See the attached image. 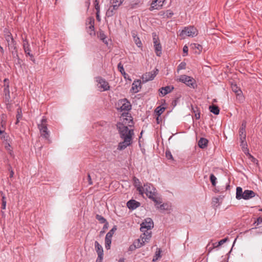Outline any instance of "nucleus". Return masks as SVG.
I'll return each mask as SVG.
<instances>
[{
	"mask_svg": "<svg viewBox=\"0 0 262 262\" xmlns=\"http://www.w3.org/2000/svg\"><path fill=\"white\" fill-rule=\"evenodd\" d=\"M140 231L143 233L140 235V238L144 239L145 241L148 242L151 237V231L150 230L154 227V222L151 218L147 217L145 219L140 225Z\"/></svg>",
	"mask_w": 262,
	"mask_h": 262,
	"instance_id": "obj_1",
	"label": "nucleus"
},
{
	"mask_svg": "<svg viewBox=\"0 0 262 262\" xmlns=\"http://www.w3.org/2000/svg\"><path fill=\"white\" fill-rule=\"evenodd\" d=\"M116 126L121 139L129 137L130 139H133V136L134 135L133 129H129L127 126L120 122L117 123Z\"/></svg>",
	"mask_w": 262,
	"mask_h": 262,
	"instance_id": "obj_2",
	"label": "nucleus"
},
{
	"mask_svg": "<svg viewBox=\"0 0 262 262\" xmlns=\"http://www.w3.org/2000/svg\"><path fill=\"white\" fill-rule=\"evenodd\" d=\"M256 195V193L251 190H245L243 191V189L241 187H237L236 191V198L237 200L244 199L249 200L254 198Z\"/></svg>",
	"mask_w": 262,
	"mask_h": 262,
	"instance_id": "obj_3",
	"label": "nucleus"
},
{
	"mask_svg": "<svg viewBox=\"0 0 262 262\" xmlns=\"http://www.w3.org/2000/svg\"><path fill=\"white\" fill-rule=\"evenodd\" d=\"M198 30L193 26L185 27L180 33V36L184 38L186 36L194 37L198 35Z\"/></svg>",
	"mask_w": 262,
	"mask_h": 262,
	"instance_id": "obj_4",
	"label": "nucleus"
},
{
	"mask_svg": "<svg viewBox=\"0 0 262 262\" xmlns=\"http://www.w3.org/2000/svg\"><path fill=\"white\" fill-rule=\"evenodd\" d=\"M179 80L190 88L195 89L197 87L195 80L190 76L186 75H181Z\"/></svg>",
	"mask_w": 262,
	"mask_h": 262,
	"instance_id": "obj_5",
	"label": "nucleus"
},
{
	"mask_svg": "<svg viewBox=\"0 0 262 262\" xmlns=\"http://www.w3.org/2000/svg\"><path fill=\"white\" fill-rule=\"evenodd\" d=\"M118 106L117 110L120 112L127 111L126 112H128L132 109V105L126 98L120 99L118 102Z\"/></svg>",
	"mask_w": 262,
	"mask_h": 262,
	"instance_id": "obj_6",
	"label": "nucleus"
},
{
	"mask_svg": "<svg viewBox=\"0 0 262 262\" xmlns=\"http://www.w3.org/2000/svg\"><path fill=\"white\" fill-rule=\"evenodd\" d=\"M152 37L155 53L157 56L160 57L162 55V46L159 37L156 33H153Z\"/></svg>",
	"mask_w": 262,
	"mask_h": 262,
	"instance_id": "obj_7",
	"label": "nucleus"
},
{
	"mask_svg": "<svg viewBox=\"0 0 262 262\" xmlns=\"http://www.w3.org/2000/svg\"><path fill=\"white\" fill-rule=\"evenodd\" d=\"M145 188V193L146 196L151 199L154 196H156L157 191L156 189L154 187L153 185L150 183H146L144 184Z\"/></svg>",
	"mask_w": 262,
	"mask_h": 262,
	"instance_id": "obj_8",
	"label": "nucleus"
},
{
	"mask_svg": "<svg viewBox=\"0 0 262 262\" xmlns=\"http://www.w3.org/2000/svg\"><path fill=\"white\" fill-rule=\"evenodd\" d=\"M121 117L123 119L122 123L127 124L129 127H132L134 126V123L133 121V118L130 113L124 112L122 113Z\"/></svg>",
	"mask_w": 262,
	"mask_h": 262,
	"instance_id": "obj_9",
	"label": "nucleus"
},
{
	"mask_svg": "<svg viewBox=\"0 0 262 262\" xmlns=\"http://www.w3.org/2000/svg\"><path fill=\"white\" fill-rule=\"evenodd\" d=\"M95 247L98 254V257L96 262H100L102 260L103 255V248L97 241L95 242Z\"/></svg>",
	"mask_w": 262,
	"mask_h": 262,
	"instance_id": "obj_10",
	"label": "nucleus"
},
{
	"mask_svg": "<svg viewBox=\"0 0 262 262\" xmlns=\"http://www.w3.org/2000/svg\"><path fill=\"white\" fill-rule=\"evenodd\" d=\"M123 141L118 144L117 149L122 150L126 148L127 146L132 144V139L129 137H126L125 139H123Z\"/></svg>",
	"mask_w": 262,
	"mask_h": 262,
	"instance_id": "obj_11",
	"label": "nucleus"
},
{
	"mask_svg": "<svg viewBox=\"0 0 262 262\" xmlns=\"http://www.w3.org/2000/svg\"><path fill=\"white\" fill-rule=\"evenodd\" d=\"M158 70L156 69V70H153L151 72L146 73L142 76L143 80L147 82L153 80L158 74Z\"/></svg>",
	"mask_w": 262,
	"mask_h": 262,
	"instance_id": "obj_12",
	"label": "nucleus"
},
{
	"mask_svg": "<svg viewBox=\"0 0 262 262\" xmlns=\"http://www.w3.org/2000/svg\"><path fill=\"white\" fill-rule=\"evenodd\" d=\"M40 135L41 137L44 138L46 140H48V142L50 143L51 142V140L49 139L50 135L49 132L48 130V128L47 126H40L38 127Z\"/></svg>",
	"mask_w": 262,
	"mask_h": 262,
	"instance_id": "obj_13",
	"label": "nucleus"
},
{
	"mask_svg": "<svg viewBox=\"0 0 262 262\" xmlns=\"http://www.w3.org/2000/svg\"><path fill=\"white\" fill-rule=\"evenodd\" d=\"M165 0H152L149 8L150 11H152L155 9H160L163 6Z\"/></svg>",
	"mask_w": 262,
	"mask_h": 262,
	"instance_id": "obj_14",
	"label": "nucleus"
},
{
	"mask_svg": "<svg viewBox=\"0 0 262 262\" xmlns=\"http://www.w3.org/2000/svg\"><path fill=\"white\" fill-rule=\"evenodd\" d=\"M97 81L100 84V87L103 88V91H107L110 89V87L108 83L101 77H98Z\"/></svg>",
	"mask_w": 262,
	"mask_h": 262,
	"instance_id": "obj_15",
	"label": "nucleus"
},
{
	"mask_svg": "<svg viewBox=\"0 0 262 262\" xmlns=\"http://www.w3.org/2000/svg\"><path fill=\"white\" fill-rule=\"evenodd\" d=\"M140 203L135 200H130L126 203L127 207L130 210H135L140 206Z\"/></svg>",
	"mask_w": 262,
	"mask_h": 262,
	"instance_id": "obj_16",
	"label": "nucleus"
},
{
	"mask_svg": "<svg viewBox=\"0 0 262 262\" xmlns=\"http://www.w3.org/2000/svg\"><path fill=\"white\" fill-rule=\"evenodd\" d=\"M118 8L119 7H117V4L111 6L106 12V16L107 17L113 16L116 13Z\"/></svg>",
	"mask_w": 262,
	"mask_h": 262,
	"instance_id": "obj_17",
	"label": "nucleus"
},
{
	"mask_svg": "<svg viewBox=\"0 0 262 262\" xmlns=\"http://www.w3.org/2000/svg\"><path fill=\"white\" fill-rule=\"evenodd\" d=\"M117 68L118 71L121 73V74L122 75L125 79L128 80L129 81H132V79L130 78L129 76L127 73H125L123 68V66L121 62H120L118 64Z\"/></svg>",
	"mask_w": 262,
	"mask_h": 262,
	"instance_id": "obj_18",
	"label": "nucleus"
},
{
	"mask_svg": "<svg viewBox=\"0 0 262 262\" xmlns=\"http://www.w3.org/2000/svg\"><path fill=\"white\" fill-rule=\"evenodd\" d=\"M174 89L173 86H166L165 87H162L159 89V92L161 94L162 96H164L166 94L170 93Z\"/></svg>",
	"mask_w": 262,
	"mask_h": 262,
	"instance_id": "obj_19",
	"label": "nucleus"
},
{
	"mask_svg": "<svg viewBox=\"0 0 262 262\" xmlns=\"http://www.w3.org/2000/svg\"><path fill=\"white\" fill-rule=\"evenodd\" d=\"M139 87L140 89L141 88L140 80H135L132 84V87L130 91H132L134 93H137L139 91V90L138 89Z\"/></svg>",
	"mask_w": 262,
	"mask_h": 262,
	"instance_id": "obj_20",
	"label": "nucleus"
},
{
	"mask_svg": "<svg viewBox=\"0 0 262 262\" xmlns=\"http://www.w3.org/2000/svg\"><path fill=\"white\" fill-rule=\"evenodd\" d=\"M220 246L219 245L218 242H215L214 243H209L206 246V250L208 251L207 256L210 253V252L215 249H216L220 247Z\"/></svg>",
	"mask_w": 262,
	"mask_h": 262,
	"instance_id": "obj_21",
	"label": "nucleus"
},
{
	"mask_svg": "<svg viewBox=\"0 0 262 262\" xmlns=\"http://www.w3.org/2000/svg\"><path fill=\"white\" fill-rule=\"evenodd\" d=\"M208 140L204 138H201L198 141V146L202 149H204L207 146Z\"/></svg>",
	"mask_w": 262,
	"mask_h": 262,
	"instance_id": "obj_22",
	"label": "nucleus"
},
{
	"mask_svg": "<svg viewBox=\"0 0 262 262\" xmlns=\"http://www.w3.org/2000/svg\"><path fill=\"white\" fill-rule=\"evenodd\" d=\"M192 112L194 114L195 119L198 120L200 118V108L197 106H194L193 105H191Z\"/></svg>",
	"mask_w": 262,
	"mask_h": 262,
	"instance_id": "obj_23",
	"label": "nucleus"
},
{
	"mask_svg": "<svg viewBox=\"0 0 262 262\" xmlns=\"http://www.w3.org/2000/svg\"><path fill=\"white\" fill-rule=\"evenodd\" d=\"M209 111L211 113H213L215 115H217L220 113V108L218 106L212 104L209 107Z\"/></svg>",
	"mask_w": 262,
	"mask_h": 262,
	"instance_id": "obj_24",
	"label": "nucleus"
},
{
	"mask_svg": "<svg viewBox=\"0 0 262 262\" xmlns=\"http://www.w3.org/2000/svg\"><path fill=\"white\" fill-rule=\"evenodd\" d=\"M231 88L233 92H234L237 96H239V97H243L242 95V91L236 84H232Z\"/></svg>",
	"mask_w": 262,
	"mask_h": 262,
	"instance_id": "obj_25",
	"label": "nucleus"
},
{
	"mask_svg": "<svg viewBox=\"0 0 262 262\" xmlns=\"http://www.w3.org/2000/svg\"><path fill=\"white\" fill-rule=\"evenodd\" d=\"M146 242L147 243L144 239L141 238L135 240L134 244L136 245L137 248H139L143 246Z\"/></svg>",
	"mask_w": 262,
	"mask_h": 262,
	"instance_id": "obj_26",
	"label": "nucleus"
},
{
	"mask_svg": "<svg viewBox=\"0 0 262 262\" xmlns=\"http://www.w3.org/2000/svg\"><path fill=\"white\" fill-rule=\"evenodd\" d=\"M165 109V107H162L161 106H159L157 107L156 108L155 110V113L156 114V115L158 116V117H160L161 115L164 112Z\"/></svg>",
	"mask_w": 262,
	"mask_h": 262,
	"instance_id": "obj_27",
	"label": "nucleus"
},
{
	"mask_svg": "<svg viewBox=\"0 0 262 262\" xmlns=\"http://www.w3.org/2000/svg\"><path fill=\"white\" fill-rule=\"evenodd\" d=\"M191 46L192 47V48L193 49H196L198 50V51H195V53H198V54H200L201 52H202V49H203V47L202 46L200 45V44H198V43H192L191 45Z\"/></svg>",
	"mask_w": 262,
	"mask_h": 262,
	"instance_id": "obj_28",
	"label": "nucleus"
},
{
	"mask_svg": "<svg viewBox=\"0 0 262 262\" xmlns=\"http://www.w3.org/2000/svg\"><path fill=\"white\" fill-rule=\"evenodd\" d=\"M87 32L89 33L91 36L95 35V27L94 25L88 26L86 27Z\"/></svg>",
	"mask_w": 262,
	"mask_h": 262,
	"instance_id": "obj_29",
	"label": "nucleus"
},
{
	"mask_svg": "<svg viewBox=\"0 0 262 262\" xmlns=\"http://www.w3.org/2000/svg\"><path fill=\"white\" fill-rule=\"evenodd\" d=\"M112 243V238L105 236V246L107 250H108L111 248V244Z\"/></svg>",
	"mask_w": 262,
	"mask_h": 262,
	"instance_id": "obj_30",
	"label": "nucleus"
},
{
	"mask_svg": "<svg viewBox=\"0 0 262 262\" xmlns=\"http://www.w3.org/2000/svg\"><path fill=\"white\" fill-rule=\"evenodd\" d=\"M162 251L160 248H157V250L156 251L155 254L154 256V258L152 259V261L155 262V261L157 260L158 258L160 257H161V253Z\"/></svg>",
	"mask_w": 262,
	"mask_h": 262,
	"instance_id": "obj_31",
	"label": "nucleus"
},
{
	"mask_svg": "<svg viewBox=\"0 0 262 262\" xmlns=\"http://www.w3.org/2000/svg\"><path fill=\"white\" fill-rule=\"evenodd\" d=\"M241 141V146H242L243 151L246 154V150L248 151L247 149V143L246 140V139H240Z\"/></svg>",
	"mask_w": 262,
	"mask_h": 262,
	"instance_id": "obj_32",
	"label": "nucleus"
},
{
	"mask_svg": "<svg viewBox=\"0 0 262 262\" xmlns=\"http://www.w3.org/2000/svg\"><path fill=\"white\" fill-rule=\"evenodd\" d=\"M117 230V226L116 225H114L112 229L109 231L107 233L106 236H108L111 238L112 237L113 234L116 232V231Z\"/></svg>",
	"mask_w": 262,
	"mask_h": 262,
	"instance_id": "obj_33",
	"label": "nucleus"
},
{
	"mask_svg": "<svg viewBox=\"0 0 262 262\" xmlns=\"http://www.w3.org/2000/svg\"><path fill=\"white\" fill-rule=\"evenodd\" d=\"M23 46H24V49L26 54L30 56H32V54L31 55L30 53V50L29 48L28 43L27 42H24Z\"/></svg>",
	"mask_w": 262,
	"mask_h": 262,
	"instance_id": "obj_34",
	"label": "nucleus"
},
{
	"mask_svg": "<svg viewBox=\"0 0 262 262\" xmlns=\"http://www.w3.org/2000/svg\"><path fill=\"white\" fill-rule=\"evenodd\" d=\"M23 46H24V49L26 54L30 56H32V54L31 55L30 53V50L29 48L28 43L27 42H24Z\"/></svg>",
	"mask_w": 262,
	"mask_h": 262,
	"instance_id": "obj_35",
	"label": "nucleus"
},
{
	"mask_svg": "<svg viewBox=\"0 0 262 262\" xmlns=\"http://www.w3.org/2000/svg\"><path fill=\"white\" fill-rule=\"evenodd\" d=\"M95 217L100 224H103L107 222L106 220L101 215L96 214Z\"/></svg>",
	"mask_w": 262,
	"mask_h": 262,
	"instance_id": "obj_36",
	"label": "nucleus"
},
{
	"mask_svg": "<svg viewBox=\"0 0 262 262\" xmlns=\"http://www.w3.org/2000/svg\"><path fill=\"white\" fill-rule=\"evenodd\" d=\"M239 135L240 137V139H246V129H243V128H240L239 129Z\"/></svg>",
	"mask_w": 262,
	"mask_h": 262,
	"instance_id": "obj_37",
	"label": "nucleus"
},
{
	"mask_svg": "<svg viewBox=\"0 0 262 262\" xmlns=\"http://www.w3.org/2000/svg\"><path fill=\"white\" fill-rule=\"evenodd\" d=\"M95 24V19L93 17H89L87 18L86 20V25L88 26H91V25H94Z\"/></svg>",
	"mask_w": 262,
	"mask_h": 262,
	"instance_id": "obj_38",
	"label": "nucleus"
},
{
	"mask_svg": "<svg viewBox=\"0 0 262 262\" xmlns=\"http://www.w3.org/2000/svg\"><path fill=\"white\" fill-rule=\"evenodd\" d=\"M210 180L212 185L213 186H215L216 184V178L213 173H211L210 175Z\"/></svg>",
	"mask_w": 262,
	"mask_h": 262,
	"instance_id": "obj_39",
	"label": "nucleus"
},
{
	"mask_svg": "<svg viewBox=\"0 0 262 262\" xmlns=\"http://www.w3.org/2000/svg\"><path fill=\"white\" fill-rule=\"evenodd\" d=\"M133 185L136 187L137 188V187L140 186V182L139 180L136 178V177H134L133 178Z\"/></svg>",
	"mask_w": 262,
	"mask_h": 262,
	"instance_id": "obj_40",
	"label": "nucleus"
},
{
	"mask_svg": "<svg viewBox=\"0 0 262 262\" xmlns=\"http://www.w3.org/2000/svg\"><path fill=\"white\" fill-rule=\"evenodd\" d=\"M157 208L161 210H168L169 209V205L167 203H163L159 206H157Z\"/></svg>",
	"mask_w": 262,
	"mask_h": 262,
	"instance_id": "obj_41",
	"label": "nucleus"
},
{
	"mask_svg": "<svg viewBox=\"0 0 262 262\" xmlns=\"http://www.w3.org/2000/svg\"><path fill=\"white\" fill-rule=\"evenodd\" d=\"M150 199L154 202L156 205L162 203V200L160 198H157L156 196H154Z\"/></svg>",
	"mask_w": 262,
	"mask_h": 262,
	"instance_id": "obj_42",
	"label": "nucleus"
},
{
	"mask_svg": "<svg viewBox=\"0 0 262 262\" xmlns=\"http://www.w3.org/2000/svg\"><path fill=\"white\" fill-rule=\"evenodd\" d=\"M6 40L8 42V47L9 48V49L12 48V44L13 43V39L12 37H11L10 36H8L7 37Z\"/></svg>",
	"mask_w": 262,
	"mask_h": 262,
	"instance_id": "obj_43",
	"label": "nucleus"
},
{
	"mask_svg": "<svg viewBox=\"0 0 262 262\" xmlns=\"http://www.w3.org/2000/svg\"><path fill=\"white\" fill-rule=\"evenodd\" d=\"M163 14H165V16L167 18H171L173 15V12L170 9L166 10L165 12H163Z\"/></svg>",
	"mask_w": 262,
	"mask_h": 262,
	"instance_id": "obj_44",
	"label": "nucleus"
},
{
	"mask_svg": "<svg viewBox=\"0 0 262 262\" xmlns=\"http://www.w3.org/2000/svg\"><path fill=\"white\" fill-rule=\"evenodd\" d=\"M186 63L185 62H181L177 67V71H179L181 70L186 69Z\"/></svg>",
	"mask_w": 262,
	"mask_h": 262,
	"instance_id": "obj_45",
	"label": "nucleus"
},
{
	"mask_svg": "<svg viewBox=\"0 0 262 262\" xmlns=\"http://www.w3.org/2000/svg\"><path fill=\"white\" fill-rule=\"evenodd\" d=\"M98 36L100 38V40L106 38V36L104 34V31L102 30H101L99 32V34H98Z\"/></svg>",
	"mask_w": 262,
	"mask_h": 262,
	"instance_id": "obj_46",
	"label": "nucleus"
},
{
	"mask_svg": "<svg viewBox=\"0 0 262 262\" xmlns=\"http://www.w3.org/2000/svg\"><path fill=\"white\" fill-rule=\"evenodd\" d=\"M165 156L167 159L173 160L172 155L170 150H166Z\"/></svg>",
	"mask_w": 262,
	"mask_h": 262,
	"instance_id": "obj_47",
	"label": "nucleus"
},
{
	"mask_svg": "<svg viewBox=\"0 0 262 262\" xmlns=\"http://www.w3.org/2000/svg\"><path fill=\"white\" fill-rule=\"evenodd\" d=\"M134 41L138 47H140L142 46V42L138 37H135Z\"/></svg>",
	"mask_w": 262,
	"mask_h": 262,
	"instance_id": "obj_48",
	"label": "nucleus"
},
{
	"mask_svg": "<svg viewBox=\"0 0 262 262\" xmlns=\"http://www.w3.org/2000/svg\"><path fill=\"white\" fill-rule=\"evenodd\" d=\"M124 0H111L113 5L117 4L118 7H119L123 3Z\"/></svg>",
	"mask_w": 262,
	"mask_h": 262,
	"instance_id": "obj_49",
	"label": "nucleus"
},
{
	"mask_svg": "<svg viewBox=\"0 0 262 262\" xmlns=\"http://www.w3.org/2000/svg\"><path fill=\"white\" fill-rule=\"evenodd\" d=\"M261 223H262V217H258V218L256 219V220H255L253 224V225L258 226Z\"/></svg>",
	"mask_w": 262,
	"mask_h": 262,
	"instance_id": "obj_50",
	"label": "nucleus"
},
{
	"mask_svg": "<svg viewBox=\"0 0 262 262\" xmlns=\"http://www.w3.org/2000/svg\"><path fill=\"white\" fill-rule=\"evenodd\" d=\"M94 5L95 8L96 10V12L100 13V7L99 5V1L98 0H95L94 1Z\"/></svg>",
	"mask_w": 262,
	"mask_h": 262,
	"instance_id": "obj_51",
	"label": "nucleus"
},
{
	"mask_svg": "<svg viewBox=\"0 0 262 262\" xmlns=\"http://www.w3.org/2000/svg\"><path fill=\"white\" fill-rule=\"evenodd\" d=\"M137 190L139 191V193L141 195H143L144 191H145V188H144V187H142V186H139V187H137V188H136Z\"/></svg>",
	"mask_w": 262,
	"mask_h": 262,
	"instance_id": "obj_52",
	"label": "nucleus"
},
{
	"mask_svg": "<svg viewBox=\"0 0 262 262\" xmlns=\"http://www.w3.org/2000/svg\"><path fill=\"white\" fill-rule=\"evenodd\" d=\"M47 119L45 117H43L41 120V123L38 124V127L40 126H47Z\"/></svg>",
	"mask_w": 262,
	"mask_h": 262,
	"instance_id": "obj_53",
	"label": "nucleus"
},
{
	"mask_svg": "<svg viewBox=\"0 0 262 262\" xmlns=\"http://www.w3.org/2000/svg\"><path fill=\"white\" fill-rule=\"evenodd\" d=\"M183 56H185L187 55L188 52V48L186 45L184 46V47L183 48Z\"/></svg>",
	"mask_w": 262,
	"mask_h": 262,
	"instance_id": "obj_54",
	"label": "nucleus"
},
{
	"mask_svg": "<svg viewBox=\"0 0 262 262\" xmlns=\"http://www.w3.org/2000/svg\"><path fill=\"white\" fill-rule=\"evenodd\" d=\"M208 260V257L206 258V255H202L199 259L200 262H206Z\"/></svg>",
	"mask_w": 262,
	"mask_h": 262,
	"instance_id": "obj_55",
	"label": "nucleus"
},
{
	"mask_svg": "<svg viewBox=\"0 0 262 262\" xmlns=\"http://www.w3.org/2000/svg\"><path fill=\"white\" fill-rule=\"evenodd\" d=\"M6 199L4 196H2V209H5L6 208Z\"/></svg>",
	"mask_w": 262,
	"mask_h": 262,
	"instance_id": "obj_56",
	"label": "nucleus"
},
{
	"mask_svg": "<svg viewBox=\"0 0 262 262\" xmlns=\"http://www.w3.org/2000/svg\"><path fill=\"white\" fill-rule=\"evenodd\" d=\"M21 112V110L20 108H17V124H18L19 123V119L21 117V115L20 114V113Z\"/></svg>",
	"mask_w": 262,
	"mask_h": 262,
	"instance_id": "obj_57",
	"label": "nucleus"
},
{
	"mask_svg": "<svg viewBox=\"0 0 262 262\" xmlns=\"http://www.w3.org/2000/svg\"><path fill=\"white\" fill-rule=\"evenodd\" d=\"M227 240H228L227 238H225L224 239H222L220 240L219 242H218L219 245H220L221 246L223 244L226 243Z\"/></svg>",
	"mask_w": 262,
	"mask_h": 262,
	"instance_id": "obj_58",
	"label": "nucleus"
},
{
	"mask_svg": "<svg viewBox=\"0 0 262 262\" xmlns=\"http://www.w3.org/2000/svg\"><path fill=\"white\" fill-rule=\"evenodd\" d=\"M104 224L103 226L102 230H106L108 229V228L109 227V224H108V223L107 221L106 222L104 223Z\"/></svg>",
	"mask_w": 262,
	"mask_h": 262,
	"instance_id": "obj_59",
	"label": "nucleus"
},
{
	"mask_svg": "<svg viewBox=\"0 0 262 262\" xmlns=\"http://www.w3.org/2000/svg\"><path fill=\"white\" fill-rule=\"evenodd\" d=\"M88 180L89 184L90 185H92L93 184V181H92V180L91 179V176H90V173L88 174Z\"/></svg>",
	"mask_w": 262,
	"mask_h": 262,
	"instance_id": "obj_60",
	"label": "nucleus"
},
{
	"mask_svg": "<svg viewBox=\"0 0 262 262\" xmlns=\"http://www.w3.org/2000/svg\"><path fill=\"white\" fill-rule=\"evenodd\" d=\"M246 121L245 120L243 121L242 123V126L240 128H243V129H246Z\"/></svg>",
	"mask_w": 262,
	"mask_h": 262,
	"instance_id": "obj_61",
	"label": "nucleus"
},
{
	"mask_svg": "<svg viewBox=\"0 0 262 262\" xmlns=\"http://www.w3.org/2000/svg\"><path fill=\"white\" fill-rule=\"evenodd\" d=\"M137 249L136 245L133 243L132 245H131L129 247V250L130 251H133Z\"/></svg>",
	"mask_w": 262,
	"mask_h": 262,
	"instance_id": "obj_62",
	"label": "nucleus"
},
{
	"mask_svg": "<svg viewBox=\"0 0 262 262\" xmlns=\"http://www.w3.org/2000/svg\"><path fill=\"white\" fill-rule=\"evenodd\" d=\"M178 100V98H176V99H174V100L172 101L171 104L173 107L176 106V105L177 104Z\"/></svg>",
	"mask_w": 262,
	"mask_h": 262,
	"instance_id": "obj_63",
	"label": "nucleus"
},
{
	"mask_svg": "<svg viewBox=\"0 0 262 262\" xmlns=\"http://www.w3.org/2000/svg\"><path fill=\"white\" fill-rule=\"evenodd\" d=\"M99 13H100L96 12V19L98 21H100V20H101V18H100V16Z\"/></svg>",
	"mask_w": 262,
	"mask_h": 262,
	"instance_id": "obj_64",
	"label": "nucleus"
}]
</instances>
